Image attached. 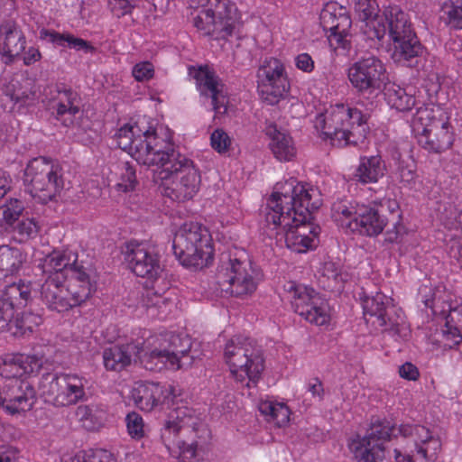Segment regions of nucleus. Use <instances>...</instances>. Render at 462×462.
I'll return each mask as SVG.
<instances>
[{"mask_svg": "<svg viewBox=\"0 0 462 462\" xmlns=\"http://www.w3.org/2000/svg\"><path fill=\"white\" fill-rule=\"evenodd\" d=\"M190 338L187 336L169 334L163 337L160 346L149 352H137L138 358L147 370L162 369L163 366L181 369L192 365L194 357L189 355Z\"/></svg>", "mask_w": 462, "mask_h": 462, "instance_id": "nucleus-10", "label": "nucleus"}, {"mask_svg": "<svg viewBox=\"0 0 462 462\" xmlns=\"http://www.w3.org/2000/svg\"><path fill=\"white\" fill-rule=\"evenodd\" d=\"M399 374L402 378L415 381L419 378L420 373L418 368L411 363L406 362L399 368Z\"/></svg>", "mask_w": 462, "mask_h": 462, "instance_id": "nucleus-61", "label": "nucleus"}, {"mask_svg": "<svg viewBox=\"0 0 462 462\" xmlns=\"http://www.w3.org/2000/svg\"><path fill=\"white\" fill-rule=\"evenodd\" d=\"M154 180L160 181L163 196L177 202L192 199L200 187L201 177L192 160L184 156L166 170H159Z\"/></svg>", "mask_w": 462, "mask_h": 462, "instance_id": "nucleus-7", "label": "nucleus"}, {"mask_svg": "<svg viewBox=\"0 0 462 462\" xmlns=\"http://www.w3.org/2000/svg\"><path fill=\"white\" fill-rule=\"evenodd\" d=\"M212 148L219 153L228 151L231 145V139L223 129H216L210 136Z\"/></svg>", "mask_w": 462, "mask_h": 462, "instance_id": "nucleus-51", "label": "nucleus"}, {"mask_svg": "<svg viewBox=\"0 0 462 462\" xmlns=\"http://www.w3.org/2000/svg\"><path fill=\"white\" fill-rule=\"evenodd\" d=\"M172 249L180 263L188 268L202 269L213 259L208 231L198 223H185L179 229Z\"/></svg>", "mask_w": 462, "mask_h": 462, "instance_id": "nucleus-6", "label": "nucleus"}, {"mask_svg": "<svg viewBox=\"0 0 462 462\" xmlns=\"http://www.w3.org/2000/svg\"><path fill=\"white\" fill-rule=\"evenodd\" d=\"M258 409L269 422H273L278 428L284 426L290 420V410L283 403L263 401L259 403Z\"/></svg>", "mask_w": 462, "mask_h": 462, "instance_id": "nucleus-41", "label": "nucleus"}, {"mask_svg": "<svg viewBox=\"0 0 462 462\" xmlns=\"http://www.w3.org/2000/svg\"><path fill=\"white\" fill-rule=\"evenodd\" d=\"M441 12L448 24L457 29H462V1L444 2L441 5Z\"/></svg>", "mask_w": 462, "mask_h": 462, "instance_id": "nucleus-45", "label": "nucleus"}, {"mask_svg": "<svg viewBox=\"0 0 462 462\" xmlns=\"http://www.w3.org/2000/svg\"><path fill=\"white\" fill-rule=\"evenodd\" d=\"M106 411L98 405H79L76 410V417L88 430L100 428L105 420Z\"/></svg>", "mask_w": 462, "mask_h": 462, "instance_id": "nucleus-40", "label": "nucleus"}, {"mask_svg": "<svg viewBox=\"0 0 462 462\" xmlns=\"http://www.w3.org/2000/svg\"><path fill=\"white\" fill-rule=\"evenodd\" d=\"M24 209L23 204L19 199H10L0 208L3 219L9 226H13L22 215Z\"/></svg>", "mask_w": 462, "mask_h": 462, "instance_id": "nucleus-48", "label": "nucleus"}, {"mask_svg": "<svg viewBox=\"0 0 462 462\" xmlns=\"http://www.w3.org/2000/svg\"><path fill=\"white\" fill-rule=\"evenodd\" d=\"M363 310L366 322L383 328V331L400 336L405 328L403 319L397 313L393 299L382 292L365 297L363 300Z\"/></svg>", "mask_w": 462, "mask_h": 462, "instance_id": "nucleus-15", "label": "nucleus"}, {"mask_svg": "<svg viewBox=\"0 0 462 462\" xmlns=\"http://www.w3.org/2000/svg\"><path fill=\"white\" fill-rule=\"evenodd\" d=\"M319 20L323 30L330 32V36L338 37V42L348 34L352 24L346 8L333 2L326 4Z\"/></svg>", "mask_w": 462, "mask_h": 462, "instance_id": "nucleus-23", "label": "nucleus"}, {"mask_svg": "<svg viewBox=\"0 0 462 462\" xmlns=\"http://www.w3.org/2000/svg\"><path fill=\"white\" fill-rule=\"evenodd\" d=\"M124 168L125 172L122 173L121 181L117 183V187L119 190L127 192L134 189L137 180L135 170L129 162H125Z\"/></svg>", "mask_w": 462, "mask_h": 462, "instance_id": "nucleus-52", "label": "nucleus"}, {"mask_svg": "<svg viewBox=\"0 0 462 462\" xmlns=\"http://www.w3.org/2000/svg\"><path fill=\"white\" fill-rule=\"evenodd\" d=\"M355 12L358 19L363 22L379 16V6L376 0H356Z\"/></svg>", "mask_w": 462, "mask_h": 462, "instance_id": "nucleus-47", "label": "nucleus"}, {"mask_svg": "<svg viewBox=\"0 0 462 462\" xmlns=\"http://www.w3.org/2000/svg\"><path fill=\"white\" fill-rule=\"evenodd\" d=\"M137 145L140 147H137L136 162L148 167L157 166L160 170H166L185 156L176 149L168 136L152 128L143 132V143L138 141Z\"/></svg>", "mask_w": 462, "mask_h": 462, "instance_id": "nucleus-12", "label": "nucleus"}, {"mask_svg": "<svg viewBox=\"0 0 462 462\" xmlns=\"http://www.w3.org/2000/svg\"><path fill=\"white\" fill-rule=\"evenodd\" d=\"M193 78L200 95L211 99L216 115H225L227 111L228 97L223 91L219 77L206 66L194 69Z\"/></svg>", "mask_w": 462, "mask_h": 462, "instance_id": "nucleus-19", "label": "nucleus"}, {"mask_svg": "<svg viewBox=\"0 0 462 462\" xmlns=\"http://www.w3.org/2000/svg\"><path fill=\"white\" fill-rule=\"evenodd\" d=\"M393 7L399 6L389 5L383 9V15H379L365 22V25L362 27V30L368 39L382 41L388 33V21L386 20L385 12Z\"/></svg>", "mask_w": 462, "mask_h": 462, "instance_id": "nucleus-43", "label": "nucleus"}, {"mask_svg": "<svg viewBox=\"0 0 462 462\" xmlns=\"http://www.w3.org/2000/svg\"><path fill=\"white\" fill-rule=\"evenodd\" d=\"M445 319L443 336L447 340L451 341L452 345H448L451 348L462 341V305L449 309Z\"/></svg>", "mask_w": 462, "mask_h": 462, "instance_id": "nucleus-39", "label": "nucleus"}, {"mask_svg": "<svg viewBox=\"0 0 462 462\" xmlns=\"http://www.w3.org/2000/svg\"><path fill=\"white\" fill-rule=\"evenodd\" d=\"M368 117L367 114L356 107L338 104L319 114L316 117L315 127L321 130L333 146H358L366 139Z\"/></svg>", "mask_w": 462, "mask_h": 462, "instance_id": "nucleus-2", "label": "nucleus"}, {"mask_svg": "<svg viewBox=\"0 0 462 462\" xmlns=\"http://www.w3.org/2000/svg\"><path fill=\"white\" fill-rule=\"evenodd\" d=\"M138 132L141 130L135 126ZM116 146L123 151L127 152L135 161H136V152H137V143H143V132L141 134H137L134 131V126L130 125H125L121 128L117 130L114 136ZM140 146L138 145V148Z\"/></svg>", "mask_w": 462, "mask_h": 462, "instance_id": "nucleus-38", "label": "nucleus"}, {"mask_svg": "<svg viewBox=\"0 0 462 462\" xmlns=\"http://www.w3.org/2000/svg\"><path fill=\"white\" fill-rule=\"evenodd\" d=\"M17 450L12 447H0V462H17Z\"/></svg>", "mask_w": 462, "mask_h": 462, "instance_id": "nucleus-63", "label": "nucleus"}, {"mask_svg": "<svg viewBox=\"0 0 462 462\" xmlns=\"http://www.w3.org/2000/svg\"><path fill=\"white\" fill-rule=\"evenodd\" d=\"M384 96L388 105L401 112L411 110L416 104L414 96L394 83H389L384 88Z\"/></svg>", "mask_w": 462, "mask_h": 462, "instance_id": "nucleus-36", "label": "nucleus"}, {"mask_svg": "<svg viewBox=\"0 0 462 462\" xmlns=\"http://www.w3.org/2000/svg\"><path fill=\"white\" fill-rule=\"evenodd\" d=\"M66 282L63 276L46 278L41 287V300L46 307L59 313L68 311L74 308L68 289L63 284Z\"/></svg>", "mask_w": 462, "mask_h": 462, "instance_id": "nucleus-21", "label": "nucleus"}, {"mask_svg": "<svg viewBox=\"0 0 462 462\" xmlns=\"http://www.w3.org/2000/svg\"><path fill=\"white\" fill-rule=\"evenodd\" d=\"M296 66L304 72H311L314 69V61L310 54L301 53L296 57Z\"/></svg>", "mask_w": 462, "mask_h": 462, "instance_id": "nucleus-62", "label": "nucleus"}, {"mask_svg": "<svg viewBox=\"0 0 462 462\" xmlns=\"http://www.w3.org/2000/svg\"><path fill=\"white\" fill-rule=\"evenodd\" d=\"M132 74L137 81L149 80L154 74L153 65L149 61L137 63L134 66Z\"/></svg>", "mask_w": 462, "mask_h": 462, "instance_id": "nucleus-56", "label": "nucleus"}, {"mask_svg": "<svg viewBox=\"0 0 462 462\" xmlns=\"http://www.w3.org/2000/svg\"><path fill=\"white\" fill-rule=\"evenodd\" d=\"M5 393L7 404L5 410L12 415L30 411L36 401L33 386L25 381L15 382V384L8 386Z\"/></svg>", "mask_w": 462, "mask_h": 462, "instance_id": "nucleus-24", "label": "nucleus"}, {"mask_svg": "<svg viewBox=\"0 0 462 462\" xmlns=\"http://www.w3.org/2000/svg\"><path fill=\"white\" fill-rule=\"evenodd\" d=\"M291 180L287 184L291 193L273 192L268 199L269 211L265 221L276 235L284 237L289 249L296 253H304L316 247L314 239L307 234L306 222L322 205L321 194L316 188L307 189L304 185H294Z\"/></svg>", "mask_w": 462, "mask_h": 462, "instance_id": "nucleus-1", "label": "nucleus"}, {"mask_svg": "<svg viewBox=\"0 0 462 462\" xmlns=\"http://www.w3.org/2000/svg\"><path fill=\"white\" fill-rule=\"evenodd\" d=\"M208 439H198L195 434H189L177 437L174 443H171V446L178 447L182 462H190L198 457L199 449L202 448Z\"/></svg>", "mask_w": 462, "mask_h": 462, "instance_id": "nucleus-42", "label": "nucleus"}, {"mask_svg": "<svg viewBox=\"0 0 462 462\" xmlns=\"http://www.w3.org/2000/svg\"><path fill=\"white\" fill-rule=\"evenodd\" d=\"M125 260L132 272L140 277L155 279L162 270L158 254L146 244L128 243Z\"/></svg>", "mask_w": 462, "mask_h": 462, "instance_id": "nucleus-18", "label": "nucleus"}, {"mask_svg": "<svg viewBox=\"0 0 462 462\" xmlns=\"http://www.w3.org/2000/svg\"><path fill=\"white\" fill-rule=\"evenodd\" d=\"M25 44V37L14 21L8 20L0 24V49L3 55L9 59L6 63L13 62L24 51Z\"/></svg>", "mask_w": 462, "mask_h": 462, "instance_id": "nucleus-25", "label": "nucleus"}, {"mask_svg": "<svg viewBox=\"0 0 462 462\" xmlns=\"http://www.w3.org/2000/svg\"><path fill=\"white\" fill-rule=\"evenodd\" d=\"M250 263L243 250L223 253L216 275L217 283L222 291L235 297L251 295L257 284L252 274Z\"/></svg>", "mask_w": 462, "mask_h": 462, "instance_id": "nucleus-9", "label": "nucleus"}, {"mask_svg": "<svg viewBox=\"0 0 462 462\" xmlns=\"http://www.w3.org/2000/svg\"><path fill=\"white\" fill-rule=\"evenodd\" d=\"M68 278V283L65 287L68 289L72 305L74 307L79 306L89 298L93 291L89 274L83 265H79L77 268L70 269Z\"/></svg>", "mask_w": 462, "mask_h": 462, "instance_id": "nucleus-27", "label": "nucleus"}, {"mask_svg": "<svg viewBox=\"0 0 462 462\" xmlns=\"http://www.w3.org/2000/svg\"><path fill=\"white\" fill-rule=\"evenodd\" d=\"M24 364L23 369L26 373H38L42 366V360L37 356H27L24 360H22Z\"/></svg>", "mask_w": 462, "mask_h": 462, "instance_id": "nucleus-60", "label": "nucleus"}, {"mask_svg": "<svg viewBox=\"0 0 462 462\" xmlns=\"http://www.w3.org/2000/svg\"><path fill=\"white\" fill-rule=\"evenodd\" d=\"M32 287L31 283H25L20 281L18 283L7 285L3 291L0 300L5 307L11 308L14 315L15 309H21L27 305L31 300Z\"/></svg>", "mask_w": 462, "mask_h": 462, "instance_id": "nucleus-33", "label": "nucleus"}, {"mask_svg": "<svg viewBox=\"0 0 462 462\" xmlns=\"http://www.w3.org/2000/svg\"><path fill=\"white\" fill-rule=\"evenodd\" d=\"M347 77L357 93L372 95L380 91L384 85L385 65L374 55L363 57L349 67Z\"/></svg>", "mask_w": 462, "mask_h": 462, "instance_id": "nucleus-14", "label": "nucleus"}, {"mask_svg": "<svg viewBox=\"0 0 462 462\" xmlns=\"http://www.w3.org/2000/svg\"><path fill=\"white\" fill-rule=\"evenodd\" d=\"M63 168L45 158H34L27 164L23 181L27 191L41 203L56 200L65 189Z\"/></svg>", "mask_w": 462, "mask_h": 462, "instance_id": "nucleus-8", "label": "nucleus"}, {"mask_svg": "<svg viewBox=\"0 0 462 462\" xmlns=\"http://www.w3.org/2000/svg\"><path fill=\"white\" fill-rule=\"evenodd\" d=\"M58 93L62 97L56 106V119L65 126H69L73 123L72 117L79 112V106L74 105L78 95L71 88L65 87H59Z\"/></svg>", "mask_w": 462, "mask_h": 462, "instance_id": "nucleus-35", "label": "nucleus"}, {"mask_svg": "<svg viewBox=\"0 0 462 462\" xmlns=\"http://www.w3.org/2000/svg\"><path fill=\"white\" fill-rule=\"evenodd\" d=\"M3 94L14 103V106L25 107L33 104L36 91L30 79L13 77L3 87Z\"/></svg>", "mask_w": 462, "mask_h": 462, "instance_id": "nucleus-28", "label": "nucleus"}, {"mask_svg": "<svg viewBox=\"0 0 462 462\" xmlns=\"http://www.w3.org/2000/svg\"><path fill=\"white\" fill-rule=\"evenodd\" d=\"M398 175L400 181L404 184L413 182L416 177V164L414 161L410 158L407 161L399 159Z\"/></svg>", "mask_w": 462, "mask_h": 462, "instance_id": "nucleus-50", "label": "nucleus"}, {"mask_svg": "<svg viewBox=\"0 0 462 462\" xmlns=\"http://www.w3.org/2000/svg\"><path fill=\"white\" fill-rule=\"evenodd\" d=\"M322 276L331 280L336 283L342 281L341 269L338 264L333 262H327L322 267Z\"/></svg>", "mask_w": 462, "mask_h": 462, "instance_id": "nucleus-59", "label": "nucleus"}, {"mask_svg": "<svg viewBox=\"0 0 462 462\" xmlns=\"http://www.w3.org/2000/svg\"><path fill=\"white\" fill-rule=\"evenodd\" d=\"M137 346L133 344L115 345L106 348L103 352L105 367L111 371H122L131 364Z\"/></svg>", "mask_w": 462, "mask_h": 462, "instance_id": "nucleus-31", "label": "nucleus"}, {"mask_svg": "<svg viewBox=\"0 0 462 462\" xmlns=\"http://www.w3.org/2000/svg\"><path fill=\"white\" fill-rule=\"evenodd\" d=\"M211 14L218 24V31L221 39H226L233 34L235 23L237 19V8L235 3L230 0H215L211 4Z\"/></svg>", "mask_w": 462, "mask_h": 462, "instance_id": "nucleus-30", "label": "nucleus"}, {"mask_svg": "<svg viewBox=\"0 0 462 462\" xmlns=\"http://www.w3.org/2000/svg\"><path fill=\"white\" fill-rule=\"evenodd\" d=\"M125 420L128 432L133 438L140 439L143 436V420L140 414L130 412Z\"/></svg>", "mask_w": 462, "mask_h": 462, "instance_id": "nucleus-54", "label": "nucleus"}, {"mask_svg": "<svg viewBox=\"0 0 462 462\" xmlns=\"http://www.w3.org/2000/svg\"><path fill=\"white\" fill-rule=\"evenodd\" d=\"M224 356L235 379L246 387L255 386L264 369L263 350L250 337L236 336L226 345Z\"/></svg>", "mask_w": 462, "mask_h": 462, "instance_id": "nucleus-4", "label": "nucleus"}, {"mask_svg": "<svg viewBox=\"0 0 462 462\" xmlns=\"http://www.w3.org/2000/svg\"><path fill=\"white\" fill-rule=\"evenodd\" d=\"M86 380L73 374L45 373L39 390L45 402L55 407L74 405L84 400Z\"/></svg>", "mask_w": 462, "mask_h": 462, "instance_id": "nucleus-11", "label": "nucleus"}, {"mask_svg": "<svg viewBox=\"0 0 462 462\" xmlns=\"http://www.w3.org/2000/svg\"><path fill=\"white\" fill-rule=\"evenodd\" d=\"M14 315L13 314L11 308L5 307L3 300H0V331L5 329L8 326H14L20 329L24 330L25 327L23 320L18 319H14Z\"/></svg>", "mask_w": 462, "mask_h": 462, "instance_id": "nucleus-53", "label": "nucleus"}, {"mask_svg": "<svg viewBox=\"0 0 462 462\" xmlns=\"http://www.w3.org/2000/svg\"><path fill=\"white\" fill-rule=\"evenodd\" d=\"M289 293L291 306L296 313L306 320L318 326L324 325L328 320L326 308L319 306L320 298L313 289L289 282L285 286Z\"/></svg>", "mask_w": 462, "mask_h": 462, "instance_id": "nucleus-17", "label": "nucleus"}, {"mask_svg": "<svg viewBox=\"0 0 462 462\" xmlns=\"http://www.w3.org/2000/svg\"><path fill=\"white\" fill-rule=\"evenodd\" d=\"M414 430V435L418 438L420 444H425L434 437L430 430L424 426L415 425Z\"/></svg>", "mask_w": 462, "mask_h": 462, "instance_id": "nucleus-64", "label": "nucleus"}, {"mask_svg": "<svg viewBox=\"0 0 462 462\" xmlns=\"http://www.w3.org/2000/svg\"><path fill=\"white\" fill-rule=\"evenodd\" d=\"M388 35L393 42L392 59L395 63L409 68H418L425 53V47L418 38L409 15L400 7L385 12Z\"/></svg>", "mask_w": 462, "mask_h": 462, "instance_id": "nucleus-3", "label": "nucleus"}, {"mask_svg": "<svg viewBox=\"0 0 462 462\" xmlns=\"http://www.w3.org/2000/svg\"><path fill=\"white\" fill-rule=\"evenodd\" d=\"M195 434L198 439H208L209 430L197 416L195 411L185 405H178L171 410L161 429V439L167 448L180 436Z\"/></svg>", "mask_w": 462, "mask_h": 462, "instance_id": "nucleus-13", "label": "nucleus"}, {"mask_svg": "<svg viewBox=\"0 0 462 462\" xmlns=\"http://www.w3.org/2000/svg\"><path fill=\"white\" fill-rule=\"evenodd\" d=\"M412 131L418 143L425 150L440 153L454 142V129L441 110L420 107L412 119Z\"/></svg>", "mask_w": 462, "mask_h": 462, "instance_id": "nucleus-5", "label": "nucleus"}, {"mask_svg": "<svg viewBox=\"0 0 462 462\" xmlns=\"http://www.w3.org/2000/svg\"><path fill=\"white\" fill-rule=\"evenodd\" d=\"M171 387L165 388L155 383H138L131 391V397L140 410L151 411L158 405L167 402L170 403V395L173 393Z\"/></svg>", "mask_w": 462, "mask_h": 462, "instance_id": "nucleus-20", "label": "nucleus"}, {"mask_svg": "<svg viewBox=\"0 0 462 462\" xmlns=\"http://www.w3.org/2000/svg\"><path fill=\"white\" fill-rule=\"evenodd\" d=\"M194 25L200 31H204L205 34L212 35L215 39H221L218 31V24L211 14L209 9L202 11L194 18Z\"/></svg>", "mask_w": 462, "mask_h": 462, "instance_id": "nucleus-46", "label": "nucleus"}, {"mask_svg": "<svg viewBox=\"0 0 462 462\" xmlns=\"http://www.w3.org/2000/svg\"><path fill=\"white\" fill-rule=\"evenodd\" d=\"M24 261L25 256L19 248L0 246V273L4 276L17 274Z\"/></svg>", "mask_w": 462, "mask_h": 462, "instance_id": "nucleus-37", "label": "nucleus"}, {"mask_svg": "<svg viewBox=\"0 0 462 462\" xmlns=\"http://www.w3.org/2000/svg\"><path fill=\"white\" fill-rule=\"evenodd\" d=\"M79 264L72 255L60 251H52L47 254L40 263L39 267L47 278L59 277L61 275L67 280L71 268H77Z\"/></svg>", "mask_w": 462, "mask_h": 462, "instance_id": "nucleus-29", "label": "nucleus"}, {"mask_svg": "<svg viewBox=\"0 0 462 462\" xmlns=\"http://www.w3.org/2000/svg\"><path fill=\"white\" fill-rule=\"evenodd\" d=\"M418 454L429 461H435L441 449V441L439 438L433 437L425 444H416Z\"/></svg>", "mask_w": 462, "mask_h": 462, "instance_id": "nucleus-49", "label": "nucleus"}, {"mask_svg": "<svg viewBox=\"0 0 462 462\" xmlns=\"http://www.w3.org/2000/svg\"><path fill=\"white\" fill-rule=\"evenodd\" d=\"M386 224L387 218L378 208L361 205L356 218L347 221L346 227L363 236H376L383 232Z\"/></svg>", "mask_w": 462, "mask_h": 462, "instance_id": "nucleus-22", "label": "nucleus"}, {"mask_svg": "<svg viewBox=\"0 0 462 462\" xmlns=\"http://www.w3.org/2000/svg\"><path fill=\"white\" fill-rule=\"evenodd\" d=\"M108 6L112 14L117 18L131 14L134 8L132 0H108Z\"/></svg>", "mask_w": 462, "mask_h": 462, "instance_id": "nucleus-55", "label": "nucleus"}, {"mask_svg": "<svg viewBox=\"0 0 462 462\" xmlns=\"http://www.w3.org/2000/svg\"><path fill=\"white\" fill-rule=\"evenodd\" d=\"M143 301L147 308L155 307L158 309H161L162 305L166 306L171 302L163 294H158L151 290L146 291Z\"/></svg>", "mask_w": 462, "mask_h": 462, "instance_id": "nucleus-57", "label": "nucleus"}, {"mask_svg": "<svg viewBox=\"0 0 462 462\" xmlns=\"http://www.w3.org/2000/svg\"><path fill=\"white\" fill-rule=\"evenodd\" d=\"M385 163L379 155L364 156L356 170L355 178L357 181L367 184L375 183L384 175Z\"/></svg>", "mask_w": 462, "mask_h": 462, "instance_id": "nucleus-32", "label": "nucleus"}, {"mask_svg": "<svg viewBox=\"0 0 462 462\" xmlns=\"http://www.w3.org/2000/svg\"><path fill=\"white\" fill-rule=\"evenodd\" d=\"M361 205H353L351 202L346 200H339L332 205V217L335 221L340 222L341 226H346L347 222L345 220L352 221L356 218L358 208Z\"/></svg>", "mask_w": 462, "mask_h": 462, "instance_id": "nucleus-44", "label": "nucleus"}, {"mask_svg": "<svg viewBox=\"0 0 462 462\" xmlns=\"http://www.w3.org/2000/svg\"><path fill=\"white\" fill-rule=\"evenodd\" d=\"M40 38L42 40H47L58 46H68L76 51H84L87 53L95 51V47H93L89 42L68 32L60 33L55 31L42 29L40 31Z\"/></svg>", "mask_w": 462, "mask_h": 462, "instance_id": "nucleus-34", "label": "nucleus"}, {"mask_svg": "<svg viewBox=\"0 0 462 462\" xmlns=\"http://www.w3.org/2000/svg\"><path fill=\"white\" fill-rule=\"evenodd\" d=\"M264 131L270 139V149L278 161L290 162L295 158L296 147L286 131H282L275 124L267 125Z\"/></svg>", "mask_w": 462, "mask_h": 462, "instance_id": "nucleus-26", "label": "nucleus"}, {"mask_svg": "<svg viewBox=\"0 0 462 462\" xmlns=\"http://www.w3.org/2000/svg\"><path fill=\"white\" fill-rule=\"evenodd\" d=\"M15 230L20 236L30 237L38 233V226L33 218H26L17 224Z\"/></svg>", "mask_w": 462, "mask_h": 462, "instance_id": "nucleus-58", "label": "nucleus"}, {"mask_svg": "<svg viewBox=\"0 0 462 462\" xmlns=\"http://www.w3.org/2000/svg\"><path fill=\"white\" fill-rule=\"evenodd\" d=\"M258 91L263 101L273 106L284 97L290 83L282 63L275 59H266L257 71Z\"/></svg>", "mask_w": 462, "mask_h": 462, "instance_id": "nucleus-16", "label": "nucleus"}]
</instances>
